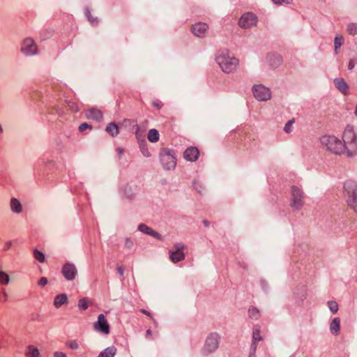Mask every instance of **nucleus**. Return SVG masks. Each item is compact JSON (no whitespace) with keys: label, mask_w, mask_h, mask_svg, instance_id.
<instances>
[{"label":"nucleus","mask_w":357,"mask_h":357,"mask_svg":"<svg viewBox=\"0 0 357 357\" xmlns=\"http://www.w3.org/2000/svg\"><path fill=\"white\" fill-rule=\"evenodd\" d=\"M344 154L351 158L357 155V135L351 126H347L342 135Z\"/></svg>","instance_id":"1"},{"label":"nucleus","mask_w":357,"mask_h":357,"mask_svg":"<svg viewBox=\"0 0 357 357\" xmlns=\"http://www.w3.org/2000/svg\"><path fill=\"white\" fill-rule=\"evenodd\" d=\"M203 223H204V225L206 227H208L209 226V222H208L207 220H204L203 221Z\"/></svg>","instance_id":"49"},{"label":"nucleus","mask_w":357,"mask_h":357,"mask_svg":"<svg viewBox=\"0 0 357 357\" xmlns=\"http://www.w3.org/2000/svg\"><path fill=\"white\" fill-rule=\"evenodd\" d=\"M347 31L351 35H356L357 33V24L351 23L348 25Z\"/></svg>","instance_id":"31"},{"label":"nucleus","mask_w":357,"mask_h":357,"mask_svg":"<svg viewBox=\"0 0 357 357\" xmlns=\"http://www.w3.org/2000/svg\"><path fill=\"white\" fill-rule=\"evenodd\" d=\"M144 155L146 156V157H149L150 156V153L149 151H146L145 153H144Z\"/></svg>","instance_id":"51"},{"label":"nucleus","mask_w":357,"mask_h":357,"mask_svg":"<svg viewBox=\"0 0 357 357\" xmlns=\"http://www.w3.org/2000/svg\"><path fill=\"white\" fill-rule=\"evenodd\" d=\"M152 105L158 109H160L161 107V105L160 102H153L152 103Z\"/></svg>","instance_id":"47"},{"label":"nucleus","mask_w":357,"mask_h":357,"mask_svg":"<svg viewBox=\"0 0 357 357\" xmlns=\"http://www.w3.org/2000/svg\"><path fill=\"white\" fill-rule=\"evenodd\" d=\"M54 357H67L66 354L61 351H55L54 353Z\"/></svg>","instance_id":"42"},{"label":"nucleus","mask_w":357,"mask_h":357,"mask_svg":"<svg viewBox=\"0 0 357 357\" xmlns=\"http://www.w3.org/2000/svg\"><path fill=\"white\" fill-rule=\"evenodd\" d=\"M138 229L143 232L144 234H148L149 236H151L158 240H162L161 234L158 233L157 231L152 229L151 227H148L145 224H140L138 226Z\"/></svg>","instance_id":"18"},{"label":"nucleus","mask_w":357,"mask_h":357,"mask_svg":"<svg viewBox=\"0 0 357 357\" xmlns=\"http://www.w3.org/2000/svg\"><path fill=\"white\" fill-rule=\"evenodd\" d=\"M10 210L15 213H20L22 211V206L20 201L16 198H12L10 202Z\"/></svg>","instance_id":"22"},{"label":"nucleus","mask_w":357,"mask_h":357,"mask_svg":"<svg viewBox=\"0 0 357 357\" xmlns=\"http://www.w3.org/2000/svg\"><path fill=\"white\" fill-rule=\"evenodd\" d=\"M152 335V331L150 330V329H148L146 331V337H149Z\"/></svg>","instance_id":"48"},{"label":"nucleus","mask_w":357,"mask_h":357,"mask_svg":"<svg viewBox=\"0 0 357 357\" xmlns=\"http://www.w3.org/2000/svg\"><path fill=\"white\" fill-rule=\"evenodd\" d=\"M328 306L333 313H335L338 310V305L335 301H328Z\"/></svg>","instance_id":"32"},{"label":"nucleus","mask_w":357,"mask_h":357,"mask_svg":"<svg viewBox=\"0 0 357 357\" xmlns=\"http://www.w3.org/2000/svg\"><path fill=\"white\" fill-rule=\"evenodd\" d=\"M184 158L187 160L194 162L196 161L199 157V151L197 148L190 146L188 147L184 152Z\"/></svg>","instance_id":"16"},{"label":"nucleus","mask_w":357,"mask_h":357,"mask_svg":"<svg viewBox=\"0 0 357 357\" xmlns=\"http://www.w3.org/2000/svg\"><path fill=\"white\" fill-rule=\"evenodd\" d=\"M253 95L259 101H267L271 97L270 89L261 84L253 86Z\"/></svg>","instance_id":"9"},{"label":"nucleus","mask_w":357,"mask_h":357,"mask_svg":"<svg viewBox=\"0 0 357 357\" xmlns=\"http://www.w3.org/2000/svg\"><path fill=\"white\" fill-rule=\"evenodd\" d=\"M355 66V63L353 60H351L349 63V65H348V68L349 70H352Z\"/></svg>","instance_id":"46"},{"label":"nucleus","mask_w":357,"mask_h":357,"mask_svg":"<svg viewBox=\"0 0 357 357\" xmlns=\"http://www.w3.org/2000/svg\"><path fill=\"white\" fill-rule=\"evenodd\" d=\"M208 25L204 23H197L192 26L193 34L199 38H204L207 34Z\"/></svg>","instance_id":"15"},{"label":"nucleus","mask_w":357,"mask_h":357,"mask_svg":"<svg viewBox=\"0 0 357 357\" xmlns=\"http://www.w3.org/2000/svg\"><path fill=\"white\" fill-rule=\"evenodd\" d=\"M68 107L74 112H77L79 110V107L77 104L71 101L68 102Z\"/></svg>","instance_id":"34"},{"label":"nucleus","mask_w":357,"mask_h":357,"mask_svg":"<svg viewBox=\"0 0 357 357\" xmlns=\"http://www.w3.org/2000/svg\"><path fill=\"white\" fill-rule=\"evenodd\" d=\"M68 303V296L66 294H61L57 295L54 301V305L55 307L59 308L62 305Z\"/></svg>","instance_id":"20"},{"label":"nucleus","mask_w":357,"mask_h":357,"mask_svg":"<svg viewBox=\"0 0 357 357\" xmlns=\"http://www.w3.org/2000/svg\"><path fill=\"white\" fill-rule=\"evenodd\" d=\"M86 16H87V17H88L89 20L91 23H94V22H98L97 18H93V17L91 16V13H90V12H89V11H87V12H86Z\"/></svg>","instance_id":"41"},{"label":"nucleus","mask_w":357,"mask_h":357,"mask_svg":"<svg viewBox=\"0 0 357 357\" xmlns=\"http://www.w3.org/2000/svg\"><path fill=\"white\" fill-rule=\"evenodd\" d=\"M255 353L256 352H254L252 351V350L250 349V355H249V357H255Z\"/></svg>","instance_id":"50"},{"label":"nucleus","mask_w":357,"mask_h":357,"mask_svg":"<svg viewBox=\"0 0 357 357\" xmlns=\"http://www.w3.org/2000/svg\"><path fill=\"white\" fill-rule=\"evenodd\" d=\"M25 356L26 357H39L40 352L36 347L29 345L26 349Z\"/></svg>","instance_id":"24"},{"label":"nucleus","mask_w":357,"mask_h":357,"mask_svg":"<svg viewBox=\"0 0 357 357\" xmlns=\"http://www.w3.org/2000/svg\"><path fill=\"white\" fill-rule=\"evenodd\" d=\"M342 39V38L341 37L340 38L335 37V40H334L335 50H337L342 45V43H341Z\"/></svg>","instance_id":"37"},{"label":"nucleus","mask_w":357,"mask_h":357,"mask_svg":"<svg viewBox=\"0 0 357 357\" xmlns=\"http://www.w3.org/2000/svg\"><path fill=\"white\" fill-rule=\"evenodd\" d=\"M3 296H5V298L7 297V294L6 291H3ZM6 300V298H5V301Z\"/></svg>","instance_id":"53"},{"label":"nucleus","mask_w":357,"mask_h":357,"mask_svg":"<svg viewBox=\"0 0 357 357\" xmlns=\"http://www.w3.org/2000/svg\"><path fill=\"white\" fill-rule=\"evenodd\" d=\"M93 328L96 331L102 333H109V325L105 316L103 314L98 315V320L93 323Z\"/></svg>","instance_id":"12"},{"label":"nucleus","mask_w":357,"mask_h":357,"mask_svg":"<svg viewBox=\"0 0 357 357\" xmlns=\"http://www.w3.org/2000/svg\"><path fill=\"white\" fill-rule=\"evenodd\" d=\"M62 274L68 280H73L77 274V270L73 264L67 263L62 268Z\"/></svg>","instance_id":"13"},{"label":"nucleus","mask_w":357,"mask_h":357,"mask_svg":"<svg viewBox=\"0 0 357 357\" xmlns=\"http://www.w3.org/2000/svg\"><path fill=\"white\" fill-rule=\"evenodd\" d=\"M340 329V320L338 317L334 318L330 324V331L335 335H338Z\"/></svg>","instance_id":"21"},{"label":"nucleus","mask_w":357,"mask_h":357,"mask_svg":"<svg viewBox=\"0 0 357 357\" xmlns=\"http://www.w3.org/2000/svg\"><path fill=\"white\" fill-rule=\"evenodd\" d=\"M117 272L119 274L120 276H123L124 274V269L122 266H118L117 267Z\"/></svg>","instance_id":"45"},{"label":"nucleus","mask_w":357,"mask_h":357,"mask_svg":"<svg viewBox=\"0 0 357 357\" xmlns=\"http://www.w3.org/2000/svg\"><path fill=\"white\" fill-rule=\"evenodd\" d=\"M263 340L261 335V327L259 325H257L254 327L252 331V344H251V350H252L253 353L256 352L257 348V343L259 341Z\"/></svg>","instance_id":"14"},{"label":"nucleus","mask_w":357,"mask_h":357,"mask_svg":"<svg viewBox=\"0 0 357 357\" xmlns=\"http://www.w3.org/2000/svg\"><path fill=\"white\" fill-rule=\"evenodd\" d=\"M3 131V128H2L1 125L0 124V134L2 133Z\"/></svg>","instance_id":"52"},{"label":"nucleus","mask_w":357,"mask_h":357,"mask_svg":"<svg viewBox=\"0 0 357 357\" xmlns=\"http://www.w3.org/2000/svg\"><path fill=\"white\" fill-rule=\"evenodd\" d=\"M174 250L169 251V259L174 264L178 263L185 259V255L184 250L187 246L182 243H176L173 245Z\"/></svg>","instance_id":"8"},{"label":"nucleus","mask_w":357,"mask_h":357,"mask_svg":"<svg viewBox=\"0 0 357 357\" xmlns=\"http://www.w3.org/2000/svg\"><path fill=\"white\" fill-rule=\"evenodd\" d=\"M88 301L87 298H83L78 301V307L81 310H85L88 308Z\"/></svg>","instance_id":"30"},{"label":"nucleus","mask_w":357,"mask_h":357,"mask_svg":"<svg viewBox=\"0 0 357 357\" xmlns=\"http://www.w3.org/2000/svg\"><path fill=\"white\" fill-rule=\"evenodd\" d=\"M33 256L34 258L38 260L39 262L43 263L45 261V255L43 252H40L38 250H33Z\"/></svg>","instance_id":"29"},{"label":"nucleus","mask_w":357,"mask_h":357,"mask_svg":"<svg viewBox=\"0 0 357 357\" xmlns=\"http://www.w3.org/2000/svg\"><path fill=\"white\" fill-rule=\"evenodd\" d=\"M215 61L225 73H230L236 70L238 66V59L230 56L227 51L218 52L215 56Z\"/></svg>","instance_id":"3"},{"label":"nucleus","mask_w":357,"mask_h":357,"mask_svg":"<svg viewBox=\"0 0 357 357\" xmlns=\"http://www.w3.org/2000/svg\"><path fill=\"white\" fill-rule=\"evenodd\" d=\"M221 337L216 332L210 333L204 341L202 349V353L204 356H208L215 352L219 348Z\"/></svg>","instance_id":"5"},{"label":"nucleus","mask_w":357,"mask_h":357,"mask_svg":"<svg viewBox=\"0 0 357 357\" xmlns=\"http://www.w3.org/2000/svg\"><path fill=\"white\" fill-rule=\"evenodd\" d=\"M335 87L343 94L348 93L349 86L343 78H336L333 81Z\"/></svg>","instance_id":"19"},{"label":"nucleus","mask_w":357,"mask_h":357,"mask_svg":"<svg viewBox=\"0 0 357 357\" xmlns=\"http://www.w3.org/2000/svg\"><path fill=\"white\" fill-rule=\"evenodd\" d=\"M21 51L27 56L36 54L38 53L37 45L32 38H26L22 43Z\"/></svg>","instance_id":"11"},{"label":"nucleus","mask_w":357,"mask_h":357,"mask_svg":"<svg viewBox=\"0 0 357 357\" xmlns=\"http://www.w3.org/2000/svg\"><path fill=\"white\" fill-rule=\"evenodd\" d=\"M274 3L281 4L282 3H290L291 0H272Z\"/></svg>","instance_id":"43"},{"label":"nucleus","mask_w":357,"mask_h":357,"mask_svg":"<svg viewBox=\"0 0 357 357\" xmlns=\"http://www.w3.org/2000/svg\"><path fill=\"white\" fill-rule=\"evenodd\" d=\"M344 197L347 206L357 213V183L347 181L344 184Z\"/></svg>","instance_id":"4"},{"label":"nucleus","mask_w":357,"mask_h":357,"mask_svg":"<svg viewBox=\"0 0 357 357\" xmlns=\"http://www.w3.org/2000/svg\"><path fill=\"white\" fill-rule=\"evenodd\" d=\"M105 130L112 137H116L119 133V126L115 123H109Z\"/></svg>","instance_id":"25"},{"label":"nucleus","mask_w":357,"mask_h":357,"mask_svg":"<svg viewBox=\"0 0 357 357\" xmlns=\"http://www.w3.org/2000/svg\"><path fill=\"white\" fill-rule=\"evenodd\" d=\"M322 149L335 155L344 154V145L341 139L333 135H325L320 137Z\"/></svg>","instance_id":"2"},{"label":"nucleus","mask_w":357,"mask_h":357,"mask_svg":"<svg viewBox=\"0 0 357 357\" xmlns=\"http://www.w3.org/2000/svg\"><path fill=\"white\" fill-rule=\"evenodd\" d=\"M133 241L130 238H126L125 240V248H126L127 249H130L133 247Z\"/></svg>","instance_id":"35"},{"label":"nucleus","mask_w":357,"mask_h":357,"mask_svg":"<svg viewBox=\"0 0 357 357\" xmlns=\"http://www.w3.org/2000/svg\"><path fill=\"white\" fill-rule=\"evenodd\" d=\"M88 128L91 129V126L89 124L86 123H82L79 126V130L80 132H83V131L86 130Z\"/></svg>","instance_id":"38"},{"label":"nucleus","mask_w":357,"mask_h":357,"mask_svg":"<svg viewBox=\"0 0 357 357\" xmlns=\"http://www.w3.org/2000/svg\"><path fill=\"white\" fill-rule=\"evenodd\" d=\"M257 17L252 13H245L240 17L238 25L243 29H249L257 24Z\"/></svg>","instance_id":"10"},{"label":"nucleus","mask_w":357,"mask_h":357,"mask_svg":"<svg viewBox=\"0 0 357 357\" xmlns=\"http://www.w3.org/2000/svg\"><path fill=\"white\" fill-rule=\"evenodd\" d=\"M12 245V241H9L5 243L3 250H8Z\"/></svg>","instance_id":"44"},{"label":"nucleus","mask_w":357,"mask_h":357,"mask_svg":"<svg viewBox=\"0 0 357 357\" xmlns=\"http://www.w3.org/2000/svg\"><path fill=\"white\" fill-rule=\"evenodd\" d=\"M305 204V194L297 186H292L291 189L290 206L295 211H300Z\"/></svg>","instance_id":"6"},{"label":"nucleus","mask_w":357,"mask_h":357,"mask_svg":"<svg viewBox=\"0 0 357 357\" xmlns=\"http://www.w3.org/2000/svg\"><path fill=\"white\" fill-rule=\"evenodd\" d=\"M47 284V278H45V277H43L41 278L38 282V284L40 287H44L45 285H46Z\"/></svg>","instance_id":"40"},{"label":"nucleus","mask_w":357,"mask_h":357,"mask_svg":"<svg viewBox=\"0 0 357 357\" xmlns=\"http://www.w3.org/2000/svg\"><path fill=\"white\" fill-rule=\"evenodd\" d=\"M10 282L9 275L3 271H0V284L6 285Z\"/></svg>","instance_id":"28"},{"label":"nucleus","mask_w":357,"mask_h":357,"mask_svg":"<svg viewBox=\"0 0 357 357\" xmlns=\"http://www.w3.org/2000/svg\"><path fill=\"white\" fill-rule=\"evenodd\" d=\"M159 132L156 129H151L147 135V138L149 142L152 143L157 142L159 140Z\"/></svg>","instance_id":"26"},{"label":"nucleus","mask_w":357,"mask_h":357,"mask_svg":"<svg viewBox=\"0 0 357 357\" xmlns=\"http://www.w3.org/2000/svg\"><path fill=\"white\" fill-rule=\"evenodd\" d=\"M248 316L250 319L257 320L261 314L259 310L255 307H250L248 310Z\"/></svg>","instance_id":"27"},{"label":"nucleus","mask_w":357,"mask_h":357,"mask_svg":"<svg viewBox=\"0 0 357 357\" xmlns=\"http://www.w3.org/2000/svg\"><path fill=\"white\" fill-rule=\"evenodd\" d=\"M294 123V119H291L284 126V130L287 133H290L293 130V124Z\"/></svg>","instance_id":"33"},{"label":"nucleus","mask_w":357,"mask_h":357,"mask_svg":"<svg viewBox=\"0 0 357 357\" xmlns=\"http://www.w3.org/2000/svg\"><path fill=\"white\" fill-rule=\"evenodd\" d=\"M86 117L88 119L100 121L102 119V113L100 110L96 108H91L86 111Z\"/></svg>","instance_id":"17"},{"label":"nucleus","mask_w":357,"mask_h":357,"mask_svg":"<svg viewBox=\"0 0 357 357\" xmlns=\"http://www.w3.org/2000/svg\"><path fill=\"white\" fill-rule=\"evenodd\" d=\"M68 346L72 349H77L79 348V344L75 340H71L68 342Z\"/></svg>","instance_id":"36"},{"label":"nucleus","mask_w":357,"mask_h":357,"mask_svg":"<svg viewBox=\"0 0 357 357\" xmlns=\"http://www.w3.org/2000/svg\"><path fill=\"white\" fill-rule=\"evenodd\" d=\"M116 348L114 346L109 347L101 351L98 357H114L116 354Z\"/></svg>","instance_id":"23"},{"label":"nucleus","mask_w":357,"mask_h":357,"mask_svg":"<svg viewBox=\"0 0 357 357\" xmlns=\"http://www.w3.org/2000/svg\"><path fill=\"white\" fill-rule=\"evenodd\" d=\"M160 159L163 167L167 170L174 169L176 165V159L174 151L164 148L160 150Z\"/></svg>","instance_id":"7"},{"label":"nucleus","mask_w":357,"mask_h":357,"mask_svg":"<svg viewBox=\"0 0 357 357\" xmlns=\"http://www.w3.org/2000/svg\"><path fill=\"white\" fill-rule=\"evenodd\" d=\"M140 312H142L143 314L147 315L151 319H152L153 321L154 325L157 326L158 323H157V321L155 319H153L152 314H151V313L150 312H149V311H147V310H146L144 309L140 310Z\"/></svg>","instance_id":"39"}]
</instances>
